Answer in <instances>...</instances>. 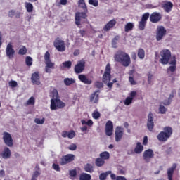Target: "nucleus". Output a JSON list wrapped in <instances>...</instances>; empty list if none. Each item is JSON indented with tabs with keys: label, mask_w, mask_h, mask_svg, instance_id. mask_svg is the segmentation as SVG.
Returning <instances> with one entry per match:
<instances>
[{
	"label": "nucleus",
	"mask_w": 180,
	"mask_h": 180,
	"mask_svg": "<svg viewBox=\"0 0 180 180\" xmlns=\"http://www.w3.org/2000/svg\"><path fill=\"white\" fill-rule=\"evenodd\" d=\"M161 58L160 59L159 62L162 65H171L167 69V73L169 74V72H174L176 70V57L173 56L172 58V53L168 49H163L160 53Z\"/></svg>",
	"instance_id": "f257e3e1"
},
{
	"label": "nucleus",
	"mask_w": 180,
	"mask_h": 180,
	"mask_svg": "<svg viewBox=\"0 0 180 180\" xmlns=\"http://www.w3.org/2000/svg\"><path fill=\"white\" fill-rule=\"evenodd\" d=\"M114 58L116 62L121 63L124 67H128L131 64L130 56L123 51H118Z\"/></svg>",
	"instance_id": "f03ea898"
},
{
	"label": "nucleus",
	"mask_w": 180,
	"mask_h": 180,
	"mask_svg": "<svg viewBox=\"0 0 180 180\" xmlns=\"http://www.w3.org/2000/svg\"><path fill=\"white\" fill-rule=\"evenodd\" d=\"M111 67L109 63L107 64L105 70V72L103 75V82L109 88L110 90L112 89L113 83H110L111 80Z\"/></svg>",
	"instance_id": "7ed1b4c3"
},
{
	"label": "nucleus",
	"mask_w": 180,
	"mask_h": 180,
	"mask_svg": "<svg viewBox=\"0 0 180 180\" xmlns=\"http://www.w3.org/2000/svg\"><path fill=\"white\" fill-rule=\"evenodd\" d=\"M173 130L170 127H165L163 129V131H161L157 136V139L160 142L167 141L172 135Z\"/></svg>",
	"instance_id": "20e7f679"
},
{
	"label": "nucleus",
	"mask_w": 180,
	"mask_h": 180,
	"mask_svg": "<svg viewBox=\"0 0 180 180\" xmlns=\"http://www.w3.org/2000/svg\"><path fill=\"white\" fill-rule=\"evenodd\" d=\"M65 107V103L62 102L59 98H53L51 100L50 108L51 110L63 109Z\"/></svg>",
	"instance_id": "39448f33"
},
{
	"label": "nucleus",
	"mask_w": 180,
	"mask_h": 180,
	"mask_svg": "<svg viewBox=\"0 0 180 180\" xmlns=\"http://www.w3.org/2000/svg\"><path fill=\"white\" fill-rule=\"evenodd\" d=\"M53 46L60 52H63L66 49L64 41L61 40L59 37L55 39Z\"/></svg>",
	"instance_id": "423d86ee"
},
{
	"label": "nucleus",
	"mask_w": 180,
	"mask_h": 180,
	"mask_svg": "<svg viewBox=\"0 0 180 180\" xmlns=\"http://www.w3.org/2000/svg\"><path fill=\"white\" fill-rule=\"evenodd\" d=\"M3 140L4 143L8 147H13V141L11 134L8 132H4L3 134Z\"/></svg>",
	"instance_id": "0eeeda50"
},
{
	"label": "nucleus",
	"mask_w": 180,
	"mask_h": 180,
	"mask_svg": "<svg viewBox=\"0 0 180 180\" xmlns=\"http://www.w3.org/2000/svg\"><path fill=\"white\" fill-rule=\"evenodd\" d=\"M156 39L160 41L163 37L166 34V30L162 26H158L156 30Z\"/></svg>",
	"instance_id": "6e6552de"
},
{
	"label": "nucleus",
	"mask_w": 180,
	"mask_h": 180,
	"mask_svg": "<svg viewBox=\"0 0 180 180\" xmlns=\"http://www.w3.org/2000/svg\"><path fill=\"white\" fill-rule=\"evenodd\" d=\"M85 69V61L82 60L75 66L74 70L76 74L82 73Z\"/></svg>",
	"instance_id": "1a4fd4ad"
},
{
	"label": "nucleus",
	"mask_w": 180,
	"mask_h": 180,
	"mask_svg": "<svg viewBox=\"0 0 180 180\" xmlns=\"http://www.w3.org/2000/svg\"><path fill=\"white\" fill-rule=\"evenodd\" d=\"M88 12H82V13H79V12H77L75 13V24L79 26L81 25L80 23V20H81V18H83V19H86L87 18V13Z\"/></svg>",
	"instance_id": "9d476101"
},
{
	"label": "nucleus",
	"mask_w": 180,
	"mask_h": 180,
	"mask_svg": "<svg viewBox=\"0 0 180 180\" xmlns=\"http://www.w3.org/2000/svg\"><path fill=\"white\" fill-rule=\"evenodd\" d=\"M15 50L13 48V45L11 43H9L6 49V56L9 58V59H12L15 55Z\"/></svg>",
	"instance_id": "9b49d317"
},
{
	"label": "nucleus",
	"mask_w": 180,
	"mask_h": 180,
	"mask_svg": "<svg viewBox=\"0 0 180 180\" xmlns=\"http://www.w3.org/2000/svg\"><path fill=\"white\" fill-rule=\"evenodd\" d=\"M162 19V15L160 13L154 12L150 16V21L153 23H157Z\"/></svg>",
	"instance_id": "f8f14e48"
},
{
	"label": "nucleus",
	"mask_w": 180,
	"mask_h": 180,
	"mask_svg": "<svg viewBox=\"0 0 180 180\" xmlns=\"http://www.w3.org/2000/svg\"><path fill=\"white\" fill-rule=\"evenodd\" d=\"M74 160H75V155H73L72 154H68V155L64 156L61 159L60 165H65L68 163H70V162H72Z\"/></svg>",
	"instance_id": "ddd939ff"
},
{
	"label": "nucleus",
	"mask_w": 180,
	"mask_h": 180,
	"mask_svg": "<svg viewBox=\"0 0 180 180\" xmlns=\"http://www.w3.org/2000/svg\"><path fill=\"white\" fill-rule=\"evenodd\" d=\"M113 132V124L111 121H108L105 124V134L108 136L112 135Z\"/></svg>",
	"instance_id": "4468645a"
},
{
	"label": "nucleus",
	"mask_w": 180,
	"mask_h": 180,
	"mask_svg": "<svg viewBox=\"0 0 180 180\" xmlns=\"http://www.w3.org/2000/svg\"><path fill=\"white\" fill-rule=\"evenodd\" d=\"M153 157L154 153L151 149H148L144 151L143 154V158L147 162H148L150 161V159L153 158Z\"/></svg>",
	"instance_id": "2eb2a0df"
},
{
	"label": "nucleus",
	"mask_w": 180,
	"mask_h": 180,
	"mask_svg": "<svg viewBox=\"0 0 180 180\" xmlns=\"http://www.w3.org/2000/svg\"><path fill=\"white\" fill-rule=\"evenodd\" d=\"M176 167L177 165L174 163L171 167L168 168L167 172L168 180H172L174 172H175Z\"/></svg>",
	"instance_id": "dca6fc26"
},
{
	"label": "nucleus",
	"mask_w": 180,
	"mask_h": 180,
	"mask_svg": "<svg viewBox=\"0 0 180 180\" xmlns=\"http://www.w3.org/2000/svg\"><path fill=\"white\" fill-rule=\"evenodd\" d=\"M32 82L36 85H40V76L38 72H35L31 77Z\"/></svg>",
	"instance_id": "f3484780"
},
{
	"label": "nucleus",
	"mask_w": 180,
	"mask_h": 180,
	"mask_svg": "<svg viewBox=\"0 0 180 180\" xmlns=\"http://www.w3.org/2000/svg\"><path fill=\"white\" fill-rule=\"evenodd\" d=\"M123 129L117 127L116 130H115V141L116 142H120L123 136Z\"/></svg>",
	"instance_id": "a211bd4d"
},
{
	"label": "nucleus",
	"mask_w": 180,
	"mask_h": 180,
	"mask_svg": "<svg viewBox=\"0 0 180 180\" xmlns=\"http://www.w3.org/2000/svg\"><path fill=\"white\" fill-rule=\"evenodd\" d=\"M148 129L150 131H153L154 127L153 119V114L150 112L148 116V123H147Z\"/></svg>",
	"instance_id": "6ab92c4d"
},
{
	"label": "nucleus",
	"mask_w": 180,
	"mask_h": 180,
	"mask_svg": "<svg viewBox=\"0 0 180 180\" xmlns=\"http://www.w3.org/2000/svg\"><path fill=\"white\" fill-rule=\"evenodd\" d=\"M11 156V151L8 147H5L4 151L0 153V158L8 159Z\"/></svg>",
	"instance_id": "aec40b11"
},
{
	"label": "nucleus",
	"mask_w": 180,
	"mask_h": 180,
	"mask_svg": "<svg viewBox=\"0 0 180 180\" xmlns=\"http://www.w3.org/2000/svg\"><path fill=\"white\" fill-rule=\"evenodd\" d=\"M173 6V4L170 1H165L162 6V8L166 13H169L172 11Z\"/></svg>",
	"instance_id": "412c9836"
},
{
	"label": "nucleus",
	"mask_w": 180,
	"mask_h": 180,
	"mask_svg": "<svg viewBox=\"0 0 180 180\" xmlns=\"http://www.w3.org/2000/svg\"><path fill=\"white\" fill-rule=\"evenodd\" d=\"M116 25V20H111L109 21L103 27V30L105 32L109 31L111 28H112Z\"/></svg>",
	"instance_id": "4be33fe9"
},
{
	"label": "nucleus",
	"mask_w": 180,
	"mask_h": 180,
	"mask_svg": "<svg viewBox=\"0 0 180 180\" xmlns=\"http://www.w3.org/2000/svg\"><path fill=\"white\" fill-rule=\"evenodd\" d=\"M79 79L85 84H91L92 81L89 79L84 75H79L78 76Z\"/></svg>",
	"instance_id": "5701e85b"
},
{
	"label": "nucleus",
	"mask_w": 180,
	"mask_h": 180,
	"mask_svg": "<svg viewBox=\"0 0 180 180\" xmlns=\"http://www.w3.org/2000/svg\"><path fill=\"white\" fill-rule=\"evenodd\" d=\"M99 92L98 91L93 93L90 96V102L94 103H97L99 100V95L97 93Z\"/></svg>",
	"instance_id": "b1692460"
},
{
	"label": "nucleus",
	"mask_w": 180,
	"mask_h": 180,
	"mask_svg": "<svg viewBox=\"0 0 180 180\" xmlns=\"http://www.w3.org/2000/svg\"><path fill=\"white\" fill-rule=\"evenodd\" d=\"M176 93V92L175 90H172L171 94L169 95V98H168V101H165L164 103H163V104H164L165 105H169L171 103V102H172L171 100L174 98V94H175Z\"/></svg>",
	"instance_id": "393cba45"
},
{
	"label": "nucleus",
	"mask_w": 180,
	"mask_h": 180,
	"mask_svg": "<svg viewBox=\"0 0 180 180\" xmlns=\"http://www.w3.org/2000/svg\"><path fill=\"white\" fill-rule=\"evenodd\" d=\"M143 150V146L141 145V143L138 142V143H136V148H134V152H135L136 154H139V153H141Z\"/></svg>",
	"instance_id": "a878e982"
},
{
	"label": "nucleus",
	"mask_w": 180,
	"mask_h": 180,
	"mask_svg": "<svg viewBox=\"0 0 180 180\" xmlns=\"http://www.w3.org/2000/svg\"><path fill=\"white\" fill-rule=\"evenodd\" d=\"M78 6L81 7L85 12H88L87 6L85 4L84 0H79Z\"/></svg>",
	"instance_id": "bb28decb"
},
{
	"label": "nucleus",
	"mask_w": 180,
	"mask_h": 180,
	"mask_svg": "<svg viewBox=\"0 0 180 180\" xmlns=\"http://www.w3.org/2000/svg\"><path fill=\"white\" fill-rule=\"evenodd\" d=\"M79 180H91V176L86 173H82L80 174Z\"/></svg>",
	"instance_id": "cd10ccee"
},
{
	"label": "nucleus",
	"mask_w": 180,
	"mask_h": 180,
	"mask_svg": "<svg viewBox=\"0 0 180 180\" xmlns=\"http://www.w3.org/2000/svg\"><path fill=\"white\" fill-rule=\"evenodd\" d=\"M134 27V25L133 23L131 22H128L126 24L125 27H124V31L126 32H128L129 31H131L133 30V28Z\"/></svg>",
	"instance_id": "c85d7f7f"
},
{
	"label": "nucleus",
	"mask_w": 180,
	"mask_h": 180,
	"mask_svg": "<svg viewBox=\"0 0 180 180\" xmlns=\"http://www.w3.org/2000/svg\"><path fill=\"white\" fill-rule=\"evenodd\" d=\"M25 6L26 8V10L28 13H32L33 11V5L31 3L25 2Z\"/></svg>",
	"instance_id": "c756f323"
},
{
	"label": "nucleus",
	"mask_w": 180,
	"mask_h": 180,
	"mask_svg": "<svg viewBox=\"0 0 180 180\" xmlns=\"http://www.w3.org/2000/svg\"><path fill=\"white\" fill-rule=\"evenodd\" d=\"M100 158L103 160H108L110 158V153L107 151L103 152L100 154Z\"/></svg>",
	"instance_id": "7c9ffc66"
},
{
	"label": "nucleus",
	"mask_w": 180,
	"mask_h": 180,
	"mask_svg": "<svg viewBox=\"0 0 180 180\" xmlns=\"http://www.w3.org/2000/svg\"><path fill=\"white\" fill-rule=\"evenodd\" d=\"M95 163L97 167H101L105 164V161L102 158H96Z\"/></svg>",
	"instance_id": "2f4dec72"
},
{
	"label": "nucleus",
	"mask_w": 180,
	"mask_h": 180,
	"mask_svg": "<svg viewBox=\"0 0 180 180\" xmlns=\"http://www.w3.org/2000/svg\"><path fill=\"white\" fill-rule=\"evenodd\" d=\"M84 171L89 173H92L94 172V167L91 164H86L84 166Z\"/></svg>",
	"instance_id": "473e14b6"
},
{
	"label": "nucleus",
	"mask_w": 180,
	"mask_h": 180,
	"mask_svg": "<svg viewBox=\"0 0 180 180\" xmlns=\"http://www.w3.org/2000/svg\"><path fill=\"white\" fill-rule=\"evenodd\" d=\"M137 56L141 60H143L145 58V51L143 49H138Z\"/></svg>",
	"instance_id": "72a5a7b5"
},
{
	"label": "nucleus",
	"mask_w": 180,
	"mask_h": 180,
	"mask_svg": "<svg viewBox=\"0 0 180 180\" xmlns=\"http://www.w3.org/2000/svg\"><path fill=\"white\" fill-rule=\"evenodd\" d=\"M35 104V99L33 96H32L27 101V103H24L25 106H27V105H34Z\"/></svg>",
	"instance_id": "f704fd0d"
},
{
	"label": "nucleus",
	"mask_w": 180,
	"mask_h": 180,
	"mask_svg": "<svg viewBox=\"0 0 180 180\" xmlns=\"http://www.w3.org/2000/svg\"><path fill=\"white\" fill-rule=\"evenodd\" d=\"M75 82V81L73 79H70V78H65L64 79V83L66 86H70L72 84H74Z\"/></svg>",
	"instance_id": "c9c22d12"
},
{
	"label": "nucleus",
	"mask_w": 180,
	"mask_h": 180,
	"mask_svg": "<svg viewBox=\"0 0 180 180\" xmlns=\"http://www.w3.org/2000/svg\"><path fill=\"white\" fill-rule=\"evenodd\" d=\"M119 39H120V37L119 36L115 37V38L112 41V48L116 49L117 47V41Z\"/></svg>",
	"instance_id": "e433bc0d"
},
{
	"label": "nucleus",
	"mask_w": 180,
	"mask_h": 180,
	"mask_svg": "<svg viewBox=\"0 0 180 180\" xmlns=\"http://www.w3.org/2000/svg\"><path fill=\"white\" fill-rule=\"evenodd\" d=\"M63 68H68L70 69L72 67V62L71 61H65L62 63Z\"/></svg>",
	"instance_id": "4c0bfd02"
},
{
	"label": "nucleus",
	"mask_w": 180,
	"mask_h": 180,
	"mask_svg": "<svg viewBox=\"0 0 180 180\" xmlns=\"http://www.w3.org/2000/svg\"><path fill=\"white\" fill-rule=\"evenodd\" d=\"M146 23H147V22L141 20V21L139 22V26H138L139 29L140 30H143L145 29V27H146Z\"/></svg>",
	"instance_id": "58836bf2"
},
{
	"label": "nucleus",
	"mask_w": 180,
	"mask_h": 180,
	"mask_svg": "<svg viewBox=\"0 0 180 180\" xmlns=\"http://www.w3.org/2000/svg\"><path fill=\"white\" fill-rule=\"evenodd\" d=\"M27 50L25 46H22L18 51V54L21 56H24L27 53Z\"/></svg>",
	"instance_id": "ea45409f"
},
{
	"label": "nucleus",
	"mask_w": 180,
	"mask_h": 180,
	"mask_svg": "<svg viewBox=\"0 0 180 180\" xmlns=\"http://www.w3.org/2000/svg\"><path fill=\"white\" fill-rule=\"evenodd\" d=\"M150 14L148 13H146L142 15L141 21L147 23V20L148 19Z\"/></svg>",
	"instance_id": "a19ab883"
},
{
	"label": "nucleus",
	"mask_w": 180,
	"mask_h": 180,
	"mask_svg": "<svg viewBox=\"0 0 180 180\" xmlns=\"http://www.w3.org/2000/svg\"><path fill=\"white\" fill-rule=\"evenodd\" d=\"M25 63L27 66H31L32 65V59L31 57L27 56L25 58Z\"/></svg>",
	"instance_id": "79ce46f5"
},
{
	"label": "nucleus",
	"mask_w": 180,
	"mask_h": 180,
	"mask_svg": "<svg viewBox=\"0 0 180 180\" xmlns=\"http://www.w3.org/2000/svg\"><path fill=\"white\" fill-rule=\"evenodd\" d=\"M89 4L94 7H97L98 6V0H89Z\"/></svg>",
	"instance_id": "37998d69"
},
{
	"label": "nucleus",
	"mask_w": 180,
	"mask_h": 180,
	"mask_svg": "<svg viewBox=\"0 0 180 180\" xmlns=\"http://www.w3.org/2000/svg\"><path fill=\"white\" fill-rule=\"evenodd\" d=\"M45 63L46 65V68H50L51 69H53L54 68V65L55 64L51 63V60H48V61H45Z\"/></svg>",
	"instance_id": "c03bdc74"
},
{
	"label": "nucleus",
	"mask_w": 180,
	"mask_h": 180,
	"mask_svg": "<svg viewBox=\"0 0 180 180\" xmlns=\"http://www.w3.org/2000/svg\"><path fill=\"white\" fill-rule=\"evenodd\" d=\"M92 117L95 120H98L100 117H101V114L98 111H94L93 113H92Z\"/></svg>",
	"instance_id": "a18cd8bd"
},
{
	"label": "nucleus",
	"mask_w": 180,
	"mask_h": 180,
	"mask_svg": "<svg viewBox=\"0 0 180 180\" xmlns=\"http://www.w3.org/2000/svg\"><path fill=\"white\" fill-rule=\"evenodd\" d=\"M94 86H95V87H96L97 89H102V88L103 87V82H101L97 81V82H96L94 83Z\"/></svg>",
	"instance_id": "49530a36"
},
{
	"label": "nucleus",
	"mask_w": 180,
	"mask_h": 180,
	"mask_svg": "<svg viewBox=\"0 0 180 180\" xmlns=\"http://www.w3.org/2000/svg\"><path fill=\"white\" fill-rule=\"evenodd\" d=\"M44 122H45V119H44V118H43V119H41V120H40V119H39V118H36V119L34 120V122H35L36 124H43L44 123Z\"/></svg>",
	"instance_id": "de8ad7c7"
},
{
	"label": "nucleus",
	"mask_w": 180,
	"mask_h": 180,
	"mask_svg": "<svg viewBox=\"0 0 180 180\" xmlns=\"http://www.w3.org/2000/svg\"><path fill=\"white\" fill-rule=\"evenodd\" d=\"M132 101H133L132 98H130V97L129 96V97H127V98H126V100H125V101H124V104H125L126 105H130V104L132 103Z\"/></svg>",
	"instance_id": "09e8293b"
},
{
	"label": "nucleus",
	"mask_w": 180,
	"mask_h": 180,
	"mask_svg": "<svg viewBox=\"0 0 180 180\" xmlns=\"http://www.w3.org/2000/svg\"><path fill=\"white\" fill-rule=\"evenodd\" d=\"M166 111H167V109L164 106L160 105V108H159L160 113L165 114Z\"/></svg>",
	"instance_id": "8fccbe9b"
},
{
	"label": "nucleus",
	"mask_w": 180,
	"mask_h": 180,
	"mask_svg": "<svg viewBox=\"0 0 180 180\" xmlns=\"http://www.w3.org/2000/svg\"><path fill=\"white\" fill-rule=\"evenodd\" d=\"M75 136V132L74 131H70L68 133V137L69 139H73Z\"/></svg>",
	"instance_id": "3c124183"
},
{
	"label": "nucleus",
	"mask_w": 180,
	"mask_h": 180,
	"mask_svg": "<svg viewBox=\"0 0 180 180\" xmlns=\"http://www.w3.org/2000/svg\"><path fill=\"white\" fill-rule=\"evenodd\" d=\"M40 175V173L38 171H36L32 177V180H37V178Z\"/></svg>",
	"instance_id": "603ef678"
},
{
	"label": "nucleus",
	"mask_w": 180,
	"mask_h": 180,
	"mask_svg": "<svg viewBox=\"0 0 180 180\" xmlns=\"http://www.w3.org/2000/svg\"><path fill=\"white\" fill-rule=\"evenodd\" d=\"M44 60H45V62L51 60H50V53L48 51L46 52V53L44 55Z\"/></svg>",
	"instance_id": "864d4df0"
},
{
	"label": "nucleus",
	"mask_w": 180,
	"mask_h": 180,
	"mask_svg": "<svg viewBox=\"0 0 180 180\" xmlns=\"http://www.w3.org/2000/svg\"><path fill=\"white\" fill-rule=\"evenodd\" d=\"M9 85H10L11 87L14 88V87H16L18 86V83L15 81H11L9 82Z\"/></svg>",
	"instance_id": "5fc2aeb1"
},
{
	"label": "nucleus",
	"mask_w": 180,
	"mask_h": 180,
	"mask_svg": "<svg viewBox=\"0 0 180 180\" xmlns=\"http://www.w3.org/2000/svg\"><path fill=\"white\" fill-rule=\"evenodd\" d=\"M53 169L57 172H60V167L57 164H53Z\"/></svg>",
	"instance_id": "6e6d98bb"
},
{
	"label": "nucleus",
	"mask_w": 180,
	"mask_h": 180,
	"mask_svg": "<svg viewBox=\"0 0 180 180\" xmlns=\"http://www.w3.org/2000/svg\"><path fill=\"white\" fill-rule=\"evenodd\" d=\"M70 176L71 177H75L77 176L76 170H71V171H70Z\"/></svg>",
	"instance_id": "4d7b16f0"
},
{
	"label": "nucleus",
	"mask_w": 180,
	"mask_h": 180,
	"mask_svg": "<svg viewBox=\"0 0 180 180\" xmlns=\"http://www.w3.org/2000/svg\"><path fill=\"white\" fill-rule=\"evenodd\" d=\"M15 15V11L11 10L8 12V16L13 18Z\"/></svg>",
	"instance_id": "13d9d810"
},
{
	"label": "nucleus",
	"mask_w": 180,
	"mask_h": 180,
	"mask_svg": "<svg viewBox=\"0 0 180 180\" xmlns=\"http://www.w3.org/2000/svg\"><path fill=\"white\" fill-rule=\"evenodd\" d=\"M107 177V174L103 173L99 176L100 180H105Z\"/></svg>",
	"instance_id": "bf43d9fd"
},
{
	"label": "nucleus",
	"mask_w": 180,
	"mask_h": 180,
	"mask_svg": "<svg viewBox=\"0 0 180 180\" xmlns=\"http://www.w3.org/2000/svg\"><path fill=\"white\" fill-rule=\"evenodd\" d=\"M69 150L74 151L77 149V146L75 144H72L68 148Z\"/></svg>",
	"instance_id": "052dcab7"
},
{
	"label": "nucleus",
	"mask_w": 180,
	"mask_h": 180,
	"mask_svg": "<svg viewBox=\"0 0 180 180\" xmlns=\"http://www.w3.org/2000/svg\"><path fill=\"white\" fill-rule=\"evenodd\" d=\"M129 80L131 85H136V82L134 81V79L132 77H129Z\"/></svg>",
	"instance_id": "680f3d73"
},
{
	"label": "nucleus",
	"mask_w": 180,
	"mask_h": 180,
	"mask_svg": "<svg viewBox=\"0 0 180 180\" xmlns=\"http://www.w3.org/2000/svg\"><path fill=\"white\" fill-rule=\"evenodd\" d=\"M137 95V93L136 91H131L130 93V98H131V99L133 100V98Z\"/></svg>",
	"instance_id": "e2e57ef3"
},
{
	"label": "nucleus",
	"mask_w": 180,
	"mask_h": 180,
	"mask_svg": "<svg viewBox=\"0 0 180 180\" xmlns=\"http://www.w3.org/2000/svg\"><path fill=\"white\" fill-rule=\"evenodd\" d=\"M152 77H153V75H151V74L148 75V82L149 84H150V82H151Z\"/></svg>",
	"instance_id": "0e129e2a"
},
{
	"label": "nucleus",
	"mask_w": 180,
	"mask_h": 180,
	"mask_svg": "<svg viewBox=\"0 0 180 180\" xmlns=\"http://www.w3.org/2000/svg\"><path fill=\"white\" fill-rule=\"evenodd\" d=\"M147 143H148V137L144 136L143 141V145L146 146Z\"/></svg>",
	"instance_id": "69168bd1"
},
{
	"label": "nucleus",
	"mask_w": 180,
	"mask_h": 180,
	"mask_svg": "<svg viewBox=\"0 0 180 180\" xmlns=\"http://www.w3.org/2000/svg\"><path fill=\"white\" fill-rule=\"evenodd\" d=\"M131 58L134 60H136V54L135 52H132L131 53Z\"/></svg>",
	"instance_id": "338daca9"
},
{
	"label": "nucleus",
	"mask_w": 180,
	"mask_h": 180,
	"mask_svg": "<svg viewBox=\"0 0 180 180\" xmlns=\"http://www.w3.org/2000/svg\"><path fill=\"white\" fill-rule=\"evenodd\" d=\"M116 180H127V179L124 176H117Z\"/></svg>",
	"instance_id": "774afa93"
}]
</instances>
